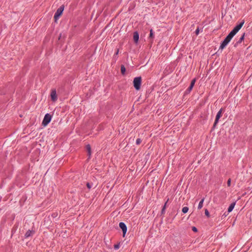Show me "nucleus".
<instances>
[{
	"mask_svg": "<svg viewBox=\"0 0 252 252\" xmlns=\"http://www.w3.org/2000/svg\"><path fill=\"white\" fill-rule=\"evenodd\" d=\"M139 40V34L137 32L133 33V40L135 43H137Z\"/></svg>",
	"mask_w": 252,
	"mask_h": 252,
	"instance_id": "8",
	"label": "nucleus"
},
{
	"mask_svg": "<svg viewBox=\"0 0 252 252\" xmlns=\"http://www.w3.org/2000/svg\"><path fill=\"white\" fill-rule=\"evenodd\" d=\"M119 51L118 50L117 52H116V54H117L118 53Z\"/></svg>",
	"mask_w": 252,
	"mask_h": 252,
	"instance_id": "26",
	"label": "nucleus"
},
{
	"mask_svg": "<svg viewBox=\"0 0 252 252\" xmlns=\"http://www.w3.org/2000/svg\"><path fill=\"white\" fill-rule=\"evenodd\" d=\"M235 203H234V202L230 204V205L229 206V207L228 208V213L231 212L233 210V209H234V208L235 207Z\"/></svg>",
	"mask_w": 252,
	"mask_h": 252,
	"instance_id": "10",
	"label": "nucleus"
},
{
	"mask_svg": "<svg viewBox=\"0 0 252 252\" xmlns=\"http://www.w3.org/2000/svg\"><path fill=\"white\" fill-rule=\"evenodd\" d=\"M198 32H199V30H198V29H197V30H196V34H198Z\"/></svg>",
	"mask_w": 252,
	"mask_h": 252,
	"instance_id": "25",
	"label": "nucleus"
},
{
	"mask_svg": "<svg viewBox=\"0 0 252 252\" xmlns=\"http://www.w3.org/2000/svg\"><path fill=\"white\" fill-rule=\"evenodd\" d=\"M244 34L240 38L239 42H242L244 40Z\"/></svg>",
	"mask_w": 252,
	"mask_h": 252,
	"instance_id": "22",
	"label": "nucleus"
},
{
	"mask_svg": "<svg viewBox=\"0 0 252 252\" xmlns=\"http://www.w3.org/2000/svg\"><path fill=\"white\" fill-rule=\"evenodd\" d=\"M142 78L141 77H135L133 80V86L136 90L140 89L141 85Z\"/></svg>",
	"mask_w": 252,
	"mask_h": 252,
	"instance_id": "2",
	"label": "nucleus"
},
{
	"mask_svg": "<svg viewBox=\"0 0 252 252\" xmlns=\"http://www.w3.org/2000/svg\"><path fill=\"white\" fill-rule=\"evenodd\" d=\"M63 9L64 7L63 6H61L57 9L54 15V19L55 21H57L60 17V16L62 14Z\"/></svg>",
	"mask_w": 252,
	"mask_h": 252,
	"instance_id": "3",
	"label": "nucleus"
},
{
	"mask_svg": "<svg viewBox=\"0 0 252 252\" xmlns=\"http://www.w3.org/2000/svg\"><path fill=\"white\" fill-rule=\"evenodd\" d=\"M222 112H223V110H222V108L220 109V111L218 112V113L217 114V116H216V120H215V123H214V127H215L216 126V125L217 124V123H218L220 118L222 116Z\"/></svg>",
	"mask_w": 252,
	"mask_h": 252,
	"instance_id": "5",
	"label": "nucleus"
},
{
	"mask_svg": "<svg viewBox=\"0 0 252 252\" xmlns=\"http://www.w3.org/2000/svg\"><path fill=\"white\" fill-rule=\"evenodd\" d=\"M189 210V208L188 207H184L182 209V212L184 213H186L188 212Z\"/></svg>",
	"mask_w": 252,
	"mask_h": 252,
	"instance_id": "14",
	"label": "nucleus"
},
{
	"mask_svg": "<svg viewBox=\"0 0 252 252\" xmlns=\"http://www.w3.org/2000/svg\"><path fill=\"white\" fill-rule=\"evenodd\" d=\"M244 24V21H242L238 25L236 26L234 29L229 33L220 46V49H223L227 44L230 41L232 37L241 29Z\"/></svg>",
	"mask_w": 252,
	"mask_h": 252,
	"instance_id": "1",
	"label": "nucleus"
},
{
	"mask_svg": "<svg viewBox=\"0 0 252 252\" xmlns=\"http://www.w3.org/2000/svg\"><path fill=\"white\" fill-rule=\"evenodd\" d=\"M153 37H154V34H153V30H151L149 37L153 38Z\"/></svg>",
	"mask_w": 252,
	"mask_h": 252,
	"instance_id": "18",
	"label": "nucleus"
},
{
	"mask_svg": "<svg viewBox=\"0 0 252 252\" xmlns=\"http://www.w3.org/2000/svg\"><path fill=\"white\" fill-rule=\"evenodd\" d=\"M119 226L122 229L123 233V237H125L126 233L127 231V227L126 225V224L124 222H120L119 223Z\"/></svg>",
	"mask_w": 252,
	"mask_h": 252,
	"instance_id": "7",
	"label": "nucleus"
},
{
	"mask_svg": "<svg viewBox=\"0 0 252 252\" xmlns=\"http://www.w3.org/2000/svg\"><path fill=\"white\" fill-rule=\"evenodd\" d=\"M87 151L88 152V155L90 157L91 154V147L90 145H87L86 147Z\"/></svg>",
	"mask_w": 252,
	"mask_h": 252,
	"instance_id": "12",
	"label": "nucleus"
},
{
	"mask_svg": "<svg viewBox=\"0 0 252 252\" xmlns=\"http://www.w3.org/2000/svg\"><path fill=\"white\" fill-rule=\"evenodd\" d=\"M87 187H88L89 189H90V188H91V186L90 185V184H87Z\"/></svg>",
	"mask_w": 252,
	"mask_h": 252,
	"instance_id": "24",
	"label": "nucleus"
},
{
	"mask_svg": "<svg viewBox=\"0 0 252 252\" xmlns=\"http://www.w3.org/2000/svg\"><path fill=\"white\" fill-rule=\"evenodd\" d=\"M51 120V116L49 114H46L42 121V125L44 126H47L50 123Z\"/></svg>",
	"mask_w": 252,
	"mask_h": 252,
	"instance_id": "4",
	"label": "nucleus"
},
{
	"mask_svg": "<svg viewBox=\"0 0 252 252\" xmlns=\"http://www.w3.org/2000/svg\"><path fill=\"white\" fill-rule=\"evenodd\" d=\"M119 248H120V245H119V244H116V245H114V248H115V249L117 250V249H118Z\"/></svg>",
	"mask_w": 252,
	"mask_h": 252,
	"instance_id": "21",
	"label": "nucleus"
},
{
	"mask_svg": "<svg viewBox=\"0 0 252 252\" xmlns=\"http://www.w3.org/2000/svg\"><path fill=\"white\" fill-rule=\"evenodd\" d=\"M50 96L51 100L55 102L58 99V96L57 94V93L55 90H52L51 92Z\"/></svg>",
	"mask_w": 252,
	"mask_h": 252,
	"instance_id": "6",
	"label": "nucleus"
},
{
	"mask_svg": "<svg viewBox=\"0 0 252 252\" xmlns=\"http://www.w3.org/2000/svg\"><path fill=\"white\" fill-rule=\"evenodd\" d=\"M30 233H31V232H29V231H28V232H27L26 233V236H27V237L29 236L30 235Z\"/></svg>",
	"mask_w": 252,
	"mask_h": 252,
	"instance_id": "23",
	"label": "nucleus"
},
{
	"mask_svg": "<svg viewBox=\"0 0 252 252\" xmlns=\"http://www.w3.org/2000/svg\"><path fill=\"white\" fill-rule=\"evenodd\" d=\"M227 186L228 187H230V185H231V179H229L227 181Z\"/></svg>",
	"mask_w": 252,
	"mask_h": 252,
	"instance_id": "20",
	"label": "nucleus"
},
{
	"mask_svg": "<svg viewBox=\"0 0 252 252\" xmlns=\"http://www.w3.org/2000/svg\"><path fill=\"white\" fill-rule=\"evenodd\" d=\"M196 79H194L191 81V82L190 83L189 87L187 91H188L189 92H190L191 90H192V88L193 87L194 84L195 83Z\"/></svg>",
	"mask_w": 252,
	"mask_h": 252,
	"instance_id": "9",
	"label": "nucleus"
},
{
	"mask_svg": "<svg viewBox=\"0 0 252 252\" xmlns=\"http://www.w3.org/2000/svg\"><path fill=\"white\" fill-rule=\"evenodd\" d=\"M121 71L123 75H124L126 72V68L124 65H122L121 67Z\"/></svg>",
	"mask_w": 252,
	"mask_h": 252,
	"instance_id": "13",
	"label": "nucleus"
},
{
	"mask_svg": "<svg viewBox=\"0 0 252 252\" xmlns=\"http://www.w3.org/2000/svg\"><path fill=\"white\" fill-rule=\"evenodd\" d=\"M205 214L207 217H210V213L207 209L205 210Z\"/></svg>",
	"mask_w": 252,
	"mask_h": 252,
	"instance_id": "15",
	"label": "nucleus"
},
{
	"mask_svg": "<svg viewBox=\"0 0 252 252\" xmlns=\"http://www.w3.org/2000/svg\"><path fill=\"white\" fill-rule=\"evenodd\" d=\"M192 230L195 232H197V229L195 226L192 227Z\"/></svg>",
	"mask_w": 252,
	"mask_h": 252,
	"instance_id": "19",
	"label": "nucleus"
},
{
	"mask_svg": "<svg viewBox=\"0 0 252 252\" xmlns=\"http://www.w3.org/2000/svg\"><path fill=\"white\" fill-rule=\"evenodd\" d=\"M141 140L140 138H138L136 141V143L137 145H139L141 143Z\"/></svg>",
	"mask_w": 252,
	"mask_h": 252,
	"instance_id": "17",
	"label": "nucleus"
},
{
	"mask_svg": "<svg viewBox=\"0 0 252 252\" xmlns=\"http://www.w3.org/2000/svg\"><path fill=\"white\" fill-rule=\"evenodd\" d=\"M204 198H203L199 202L198 206V209H200L203 207V202H204Z\"/></svg>",
	"mask_w": 252,
	"mask_h": 252,
	"instance_id": "11",
	"label": "nucleus"
},
{
	"mask_svg": "<svg viewBox=\"0 0 252 252\" xmlns=\"http://www.w3.org/2000/svg\"><path fill=\"white\" fill-rule=\"evenodd\" d=\"M166 203H165V204H164L162 209V211H161V213L162 214H164V211H165V209L166 208Z\"/></svg>",
	"mask_w": 252,
	"mask_h": 252,
	"instance_id": "16",
	"label": "nucleus"
}]
</instances>
